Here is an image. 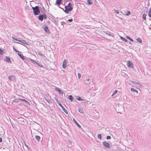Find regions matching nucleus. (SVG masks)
<instances>
[{"mask_svg":"<svg viewBox=\"0 0 151 151\" xmlns=\"http://www.w3.org/2000/svg\"><path fill=\"white\" fill-rule=\"evenodd\" d=\"M8 79L11 81H14L15 80V78L14 76H8Z\"/></svg>","mask_w":151,"mask_h":151,"instance_id":"obj_7","label":"nucleus"},{"mask_svg":"<svg viewBox=\"0 0 151 151\" xmlns=\"http://www.w3.org/2000/svg\"><path fill=\"white\" fill-rule=\"evenodd\" d=\"M4 54V50L0 48V54L3 55Z\"/></svg>","mask_w":151,"mask_h":151,"instance_id":"obj_23","label":"nucleus"},{"mask_svg":"<svg viewBox=\"0 0 151 151\" xmlns=\"http://www.w3.org/2000/svg\"><path fill=\"white\" fill-rule=\"evenodd\" d=\"M73 122H75L76 124V125L79 128H81V125L79 124L76 121V120L74 119H73Z\"/></svg>","mask_w":151,"mask_h":151,"instance_id":"obj_18","label":"nucleus"},{"mask_svg":"<svg viewBox=\"0 0 151 151\" xmlns=\"http://www.w3.org/2000/svg\"><path fill=\"white\" fill-rule=\"evenodd\" d=\"M126 37L127 39H128L129 40H130L131 41H132V42L134 41L133 40L132 38L130 37L127 36Z\"/></svg>","mask_w":151,"mask_h":151,"instance_id":"obj_27","label":"nucleus"},{"mask_svg":"<svg viewBox=\"0 0 151 151\" xmlns=\"http://www.w3.org/2000/svg\"><path fill=\"white\" fill-rule=\"evenodd\" d=\"M19 100L20 101H22L25 103L26 104H27V105L28 104H30L29 102L26 100L24 99H19Z\"/></svg>","mask_w":151,"mask_h":151,"instance_id":"obj_11","label":"nucleus"},{"mask_svg":"<svg viewBox=\"0 0 151 151\" xmlns=\"http://www.w3.org/2000/svg\"><path fill=\"white\" fill-rule=\"evenodd\" d=\"M37 52L38 53V54L39 55H40L41 56H43V54L42 53L38 51Z\"/></svg>","mask_w":151,"mask_h":151,"instance_id":"obj_30","label":"nucleus"},{"mask_svg":"<svg viewBox=\"0 0 151 151\" xmlns=\"http://www.w3.org/2000/svg\"><path fill=\"white\" fill-rule=\"evenodd\" d=\"M98 138L101 139V135L100 134H99L98 135Z\"/></svg>","mask_w":151,"mask_h":151,"instance_id":"obj_34","label":"nucleus"},{"mask_svg":"<svg viewBox=\"0 0 151 151\" xmlns=\"http://www.w3.org/2000/svg\"><path fill=\"white\" fill-rule=\"evenodd\" d=\"M76 99L77 100H78V101H88L86 100H85L84 99L81 98V97H79V96H77V97H76Z\"/></svg>","mask_w":151,"mask_h":151,"instance_id":"obj_16","label":"nucleus"},{"mask_svg":"<svg viewBox=\"0 0 151 151\" xmlns=\"http://www.w3.org/2000/svg\"><path fill=\"white\" fill-rule=\"evenodd\" d=\"M68 21L69 22H71L73 21V19H69L68 20Z\"/></svg>","mask_w":151,"mask_h":151,"instance_id":"obj_43","label":"nucleus"},{"mask_svg":"<svg viewBox=\"0 0 151 151\" xmlns=\"http://www.w3.org/2000/svg\"><path fill=\"white\" fill-rule=\"evenodd\" d=\"M19 43L20 44V43L19 42H18V43Z\"/></svg>","mask_w":151,"mask_h":151,"instance_id":"obj_54","label":"nucleus"},{"mask_svg":"<svg viewBox=\"0 0 151 151\" xmlns=\"http://www.w3.org/2000/svg\"><path fill=\"white\" fill-rule=\"evenodd\" d=\"M149 20H150V21H151V18H149Z\"/></svg>","mask_w":151,"mask_h":151,"instance_id":"obj_51","label":"nucleus"},{"mask_svg":"<svg viewBox=\"0 0 151 151\" xmlns=\"http://www.w3.org/2000/svg\"><path fill=\"white\" fill-rule=\"evenodd\" d=\"M114 11L116 13L118 14H119V11L118 10H116V9H115Z\"/></svg>","mask_w":151,"mask_h":151,"instance_id":"obj_40","label":"nucleus"},{"mask_svg":"<svg viewBox=\"0 0 151 151\" xmlns=\"http://www.w3.org/2000/svg\"><path fill=\"white\" fill-rule=\"evenodd\" d=\"M5 61L9 63H11V61L10 58L6 56V57Z\"/></svg>","mask_w":151,"mask_h":151,"instance_id":"obj_14","label":"nucleus"},{"mask_svg":"<svg viewBox=\"0 0 151 151\" xmlns=\"http://www.w3.org/2000/svg\"><path fill=\"white\" fill-rule=\"evenodd\" d=\"M13 49L16 52H19V51H18L15 48H14V47H13Z\"/></svg>","mask_w":151,"mask_h":151,"instance_id":"obj_39","label":"nucleus"},{"mask_svg":"<svg viewBox=\"0 0 151 151\" xmlns=\"http://www.w3.org/2000/svg\"><path fill=\"white\" fill-rule=\"evenodd\" d=\"M30 59L33 62H34V63H36V62H35L34 60H32L31 59Z\"/></svg>","mask_w":151,"mask_h":151,"instance_id":"obj_46","label":"nucleus"},{"mask_svg":"<svg viewBox=\"0 0 151 151\" xmlns=\"http://www.w3.org/2000/svg\"><path fill=\"white\" fill-rule=\"evenodd\" d=\"M32 9H33L34 15H39L40 13V8L38 6H36L35 7H32Z\"/></svg>","mask_w":151,"mask_h":151,"instance_id":"obj_2","label":"nucleus"},{"mask_svg":"<svg viewBox=\"0 0 151 151\" xmlns=\"http://www.w3.org/2000/svg\"><path fill=\"white\" fill-rule=\"evenodd\" d=\"M55 90L56 91H58L59 93L61 94H63V91L58 87H56L55 88Z\"/></svg>","mask_w":151,"mask_h":151,"instance_id":"obj_8","label":"nucleus"},{"mask_svg":"<svg viewBox=\"0 0 151 151\" xmlns=\"http://www.w3.org/2000/svg\"><path fill=\"white\" fill-rule=\"evenodd\" d=\"M148 15L151 18V8L150 9H149L148 12Z\"/></svg>","mask_w":151,"mask_h":151,"instance_id":"obj_24","label":"nucleus"},{"mask_svg":"<svg viewBox=\"0 0 151 151\" xmlns=\"http://www.w3.org/2000/svg\"><path fill=\"white\" fill-rule=\"evenodd\" d=\"M58 104L59 105V106H60L61 107H62V106H63V105L61 104L60 103V102L59 103H58Z\"/></svg>","mask_w":151,"mask_h":151,"instance_id":"obj_42","label":"nucleus"},{"mask_svg":"<svg viewBox=\"0 0 151 151\" xmlns=\"http://www.w3.org/2000/svg\"><path fill=\"white\" fill-rule=\"evenodd\" d=\"M35 63L38 66H40V67H43L42 65V64H40V63H37V62H36Z\"/></svg>","mask_w":151,"mask_h":151,"instance_id":"obj_32","label":"nucleus"},{"mask_svg":"<svg viewBox=\"0 0 151 151\" xmlns=\"http://www.w3.org/2000/svg\"><path fill=\"white\" fill-rule=\"evenodd\" d=\"M118 92L117 90H116L113 93L112 95V96L115 95L117 92Z\"/></svg>","mask_w":151,"mask_h":151,"instance_id":"obj_33","label":"nucleus"},{"mask_svg":"<svg viewBox=\"0 0 151 151\" xmlns=\"http://www.w3.org/2000/svg\"><path fill=\"white\" fill-rule=\"evenodd\" d=\"M25 145L27 147V148L28 147V145H27L26 144H25Z\"/></svg>","mask_w":151,"mask_h":151,"instance_id":"obj_50","label":"nucleus"},{"mask_svg":"<svg viewBox=\"0 0 151 151\" xmlns=\"http://www.w3.org/2000/svg\"><path fill=\"white\" fill-rule=\"evenodd\" d=\"M65 9H63V10L66 13H68L69 12L72 11L73 9L70 2H69L68 5L65 6Z\"/></svg>","mask_w":151,"mask_h":151,"instance_id":"obj_1","label":"nucleus"},{"mask_svg":"<svg viewBox=\"0 0 151 151\" xmlns=\"http://www.w3.org/2000/svg\"><path fill=\"white\" fill-rule=\"evenodd\" d=\"M14 102H18V101H17V100L15 99Z\"/></svg>","mask_w":151,"mask_h":151,"instance_id":"obj_49","label":"nucleus"},{"mask_svg":"<svg viewBox=\"0 0 151 151\" xmlns=\"http://www.w3.org/2000/svg\"><path fill=\"white\" fill-rule=\"evenodd\" d=\"M104 33L106 34L107 35L111 36L112 37H114V35L113 34H111V33L109 31H105L104 32Z\"/></svg>","mask_w":151,"mask_h":151,"instance_id":"obj_10","label":"nucleus"},{"mask_svg":"<svg viewBox=\"0 0 151 151\" xmlns=\"http://www.w3.org/2000/svg\"><path fill=\"white\" fill-rule=\"evenodd\" d=\"M18 55L22 60H24L25 59L23 55V54H21L19 52L18 53Z\"/></svg>","mask_w":151,"mask_h":151,"instance_id":"obj_13","label":"nucleus"},{"mask_svg":"<svg viewBox=\"0 0 151 151\" xmlns=\"http://www.w3.org/2000/svg\"><path fill=\"white\" fill-rule=\"evenodd\" d=\"M35 138L39 142L40 141V137L38 135H35Z\"/></svg>","mask_w":151,"mask_h":151,"instance_id":"obj_17","label":"nucleus"},{"mask_svg":"<svg viewBox=\"0 0 151 151\" xmlns=\"http://www.w3.org/2000/svg\"><path fill=\"white\" fill-rule=\"evenodd\" d=\"M132 82L133 83H135L136 84L138 85L139 84V83L135 82L134 81H132Z\"/></svg>","mask_w":151,"mask_h":151,"instance_id":"obj_38","label":"nucleus"},{"mask_svg":"<svg viewBox=\"0 0 151 151\" xmlns=\"http://www.w3.org/2000/svg\"><path fill=\"white\" fill-rule=\"evenodd\" d=\"M62 108L63 110L65 113L66 114H68V111L66 109L63 107V106H62Z\"/></svg>","mask_w":151,"mask_h":151,"instance_id":"obj_22","label":"nucleus"},{"mask_svg":"<svg viewBox=\"0 0 151 151\" xmlns=\"http://www.w3.org/2000/svg\"><path fill=\"white\" fill-rule=\"evenodd\" d=\"M2 142V139L0 137V142Z\"/></svg>","mask_w":151,"mask_h":151,"instance_id":"obj_48","label":"nucleus"},{"mask_svg":"<svg viewBox=\"0 0 151 151\" xmlns=\"http://www.w3.org/2000/svg\"><path fill=\"white\" fill-rule=\"evenodd\" d=\"M78 111H79L81 113H82L83 112V109L81 108H79L78 109Z\"/></svg>","mask_w":151,"mask_h":151,"instance_id":"obj_26","label":"nucleus"},{"mask_svg":"<svg viewBox=\"0 0 151 151\" xmlns=\"http://www.w3.org/2000/svg\"><path fill=\"white\" fill-rule=\"evenodd\" d=\"M68 98L70 99L71 102H72L73 101V97L71 95L69 96Z\"/></svg>","mask_w":151,"mask_h":151,"instance_id":"obj_19","label":"nucleus"},{"mask_svg":"<svg viewBox=\"0 0 151 151\" xmlns=\"http://www.w3.org/2000/svg\"><path fill=\"white\" fill-rule=\"evenodd\" d=\"M104 145L107 148H110V146L109 143L106 142L104 141L103 142Z\"/></svg>","mask_w":151,"mask_h":151,"instance_id":"obj_9","label":"nucleus"},{"mask_svg":"<svg viewBox=\"0 0 151 151\" xmlns=\"http://www.w3.org/2000/svg\"><path fill=\"white\" fill-rule=\"evenodd\" d=\"M89 80H90V79L89 78H88V79H86L85 80V82H86V83L87 84H90V83H89L88 82V83L87 82L89 81Z\"/></svg>","mask_w":151,"mask_h":151,"instance_id":"obj_35","label":"nucleus"},{"mask_svg":"<svg viewBox=\"0 0 151 151\" xmlns=\"http://www.w3.org/2000/svg\"><path fill=\"white\" fill-rule=\"evenodd\" d=\"M65 23L64 22H61V24L62 25H63Z\"/></svg>","mask_w":151,"mask_h":151,"instance_id":"obj_44","label":"nucleus"},{"mask_svg":"<svg viewBox=\"0 0 151 151\" xmlns=\"http://www.w3.org/2000/svg\"><path fill=\"white\" fill-rule=\"evenodd\" d=\"M62 0H56L55 5H60L61 4Z\"/></svg>","mask_w":151,"mask_h":151,"instance_id":"obj_15","label":"nucleus"},{"mask_svg":"<svg viewBox=\"0 0 151 151\" xmlns=\"http://www.w3.org/2000/svg\"><path fill=\"white\" fill-rule=\"evenodd\" d=\"M146 14H142V18L144 20H146Z\"/></svg>","mask_w":151,"mask_h":151,"instance_id":"obj_25","label":"nucleus"},{"mask_svg":"<svg viewBox=\"0 0 151 151\" xmlns=\"http://www.w3.org/2000/svg\"><path fill=\"white\" fill-rule=\"evenodd\" d=\"M132 82L133 83H135L136 84L138 85L139 84V83L135 82L134 81H132Z\"/></svg>","mask_w":151,"mask_h":151,"instance_id":"obj_37","label":"nucleus"},{"mask_svg":"<svg viewBox=\"0 0 151 151\" xmlns=\"http://www.w3.org/2000/svg\"><path fill=\"white\" fill-rule=\"evenodd\" d=\"M131 91H132L135 92L137 93H138V91L137 90L134 88H132L131 89Z\"/></svg>","mask_w":151,"mask_h":151,"instance_id":"obj_20","label":"nucleus"},{"mask_svg":"<svg viewBox=\"0 0 151 151\" xmlns=\"http://www.w3.org/2000/svg\"><path fill=\"white\" fill-rule=\"evenodd\" d=\"M42 27L46 33H50L48 27L46 24H44Z\"/></svg>","mask_w":151,"mask_h":151,"instance_id":"obj_3","label":"nucleus"},{"mask_svg":"<svg viewBox=\"0 0 151 151\" xmlns=\"http://www.w3.org/2000/svg\"><path fill=\"white\" fill-rule=\"evenodd\" d=\"M131 14V13L130 11H128L127 12V13L126 14V15L127 16H128L129 15H130Z\"/></svg>","mask_w":151,"mask_h":151,"instance_id":"obj_31","label":"nucleus"},{"mask_svg":"<svg viewBox=\"0 0 151 151\" xmlns=\"http://www.w3.org/2000/svg\"><path fill=\"white\" fill-rule=\"evenodd\" d=\"M87 2H88V3L90 5L91 4L93 3L92 2L91 0H88L87 1Z\"/></svg>","mask_w":151,"mask_h":151,"instance_id":"obj_28","label":"nucleus"},{"mask_svg":"<svg viewBox=\"0 0 151 151\" xmlns=\"http://www.w3.org/2000/svg\"><path fill=\"white\" fill-rule=\"evenodd\" d=\"M120 38L122 40L125 42H127L128 41V40L126 38L123 37H121Z\"/></svg>","mask_w":151,"mask_h":151,"instance_id":"obj_21","label":"nucleus"},{"mask_svg":"<svg viewBox=\"0 0 151 151\" xmlns=\"http://www.w3.org/2000/svg\"><path fill=\"white\" fill-rule=\"evenodd\" d=\"M38 17L39 19L42 21L43 20V19H46L47 18L46 15L45 14H40Z\"/></svg>","mask_w":151,"mask_h":151,"instance_id":"obj_4","label":"nucleus"},{"mask_svg":"<svg viewBox=\"0 0 151 151\" xmlns=\"http://www.w3.org/2000/svg\"><path fill=\"white\" fill-rule=\"evenodd\" d=\"M127 65L128 67L130 68L134 67L133 64L132 62L130 61L129 60H127Z\"/></svg>","mask_w":151,"mask_h":151,"instance_id":"obj_6","label":"nucleus"},{"mask_svg":"<svg viewBox=\"0 0 151 151\" xmlns=\"http://www.w3.org/2000/svg\"><path fill=\"white\" fill-rule=\"evenodd\" d=\"M12 38L14 40L19 41L22 42V43L25 44L26 45H29V44L28 43H27L24 40H18L17 38L14 37H12Z\"/></svg>","mask_w":151,"mask_h":151,"instance_id":"obj_5","label":"nucleus"},{"mask_svg":"<svg viewBox=\"0 0 151 151\" xmlns=\"http://www.w3.org/2000/svg\"><path fill=\"white\" fill-rule=\"evenodd\" d=\"M111 137L110 136H108L106 137V139H110Z\"/></svg>","mask_w":151,"mask_h":151,"instance_id":"obj_41","label":"nucleus"},{"mask_svg":"<svg viewBox=\"0 0 151 151\" xmlns=\"http://www.w3.org/2000/svg\"><path fill=\"white\" fill-rule=\"evenodd\" d=\"M47 23H50V21L49 20L47 21Z\"/></svg>","mask_w":151,"mask_h":151,"instance_id":"obj_47","label":"nucleus"},{"mask_svg":"<svg viewBox=\"0 0 151 151\" xmlns=\"http://www.w3.org/2000/svg\"><path fill=\"white\" fill-rule=\"evenodd\" d=\"M59 7L60 8H61L60 6H59Z\"/></svg>","mask_w":151,"mask_h":151,"instance_id":"obj_53","label":"nucleus"},{"mask_svg":"<svg viewBox=\"0 0 151 151\" xmlns=\"http://www.w3.org/2000/svg\"><path fill=\"white\" fill-rule=\"evenodd\" d=\"M54 99L58 103H59L60 101L58 100L57 99V98L55 97L54 98Z\"/></svg>","mask_w":151,"mask_h":151,"instance_id":"obj_36","label":"nucleus"},{"mask_svg":"<svg viewBox=\"0 0 151 151\" xmlns=\"http://www.w3.org/2000/svg\"><path fill=\"white\" fill-rule=\"evenodd\" d=\"M78 76L79 78H80L81 77V75L79 73L78 74Z\"/></svg>","mask_w":151,"mask_h":151,"instance_id":"obj_45","label":"nucleus"},{"mask_svg":"<svg viewBox=\"0 0 151 151\" xmlns=\"http://www.w3.org/2000/svg\"><path fill=\"white\" fill-rule=\"evenodd\" d=\"M67 65V61L66 60H65L63 63V68H65L66 67Z\"/></svg>","mask_w":151,"mask_h":151,"instance_id":"obj_12","label":"nucleus"},{"mask_svg":"<svg viewBox=\"0 0 151 151\" xmlns=\"http://www.w3.org/2000/svg\"><path fill=\"white\" fill-rule=\"evenodd\" d=\"M137 42H139V43H142V41L139 38H138L137 39Z\"/></svg>","mask_w":151,"mask_h":151,"instance_id":"obj_29","label":"nucleus"},{"mask_svg":"<svg viewBox=\"0 0 151 151\" xmlns=\"http://www.w3.org/2000/svg\"><path fill=\"white\" fill-rule=\"evenodd\" d=\"M95 93H94V94L93 95V96H95Z\"/></svg>","mask_w":151,"mask_h":151,"instance_id":"obj_52","label":"nucleus"}]
</instances>
